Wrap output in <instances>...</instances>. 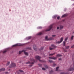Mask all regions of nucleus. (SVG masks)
Masks as SVG:
<instances>
[{"instance_id":"nucleus-1","label":"nucleus","mask_w":74,"mask_h":74,"mask_svg":"<svg viewBox=\"0 0 74 74\" xmlns=\"http://www.w3.org/2000/svg\"><path fill=\"white\" fill-rule=\"evenodd\" d=\"M46 40L47 41H49V40H53V38L52 37H51L49 38H48V36H47L45 37Z\"/></svg>"},{"instance_id":"nucleus-2","label":"nucleus","mask_w":74,"mask_h":74,"mask_svg":"<svg viewBox=\"0 0 74 74\" xmlns=\"http://www.w3.org/2000/svg\"><path fill=\"white\" fill-rule=\"evenodd\" d=\"M53 26V25H51L49 27V29H47L46 30V32H48L49 31H50L51 30V29L52 28V27Z\"/></svg>"},{"instance_id":"nucleus-3","label":"nucleus","mask_w":74,"mask_h":74,"mask_svg":"<svg viewBox=\"0 0 74 74\" xmlns=\"http://www.w3.org/2000/svg\"><path fill=\"white\" fill-rule=\"evenodd\" d=\"M63 37H61L60 39V41H58L56 42V43L57 44H60L63 41Z\"/></svg>"},{"instance_id":"nucleus-4","label":"nucleus","mask_w":74,"mask_h":74,"mask_svg":"<svg viewBox=\"0 0 74 74\" xmlns=\"http://www.w3.org/2000/svg\"><path fill=\"white\" fill-rule=\"evenodd\" d=\"M20 45H22V44H21V43H17L13 45L12 47H16V46H20Z\"/></svg>"},{"instance_id":"nucleus-5","label":"nucleus","mask_w":74,"mask_h":74,"mask_svg":"<svg viewBox=\"0 0 74 74\" xmlns=\"http://www.w3.org/2000/svg\"><path fill=\"white\" fill-rule=\"evenodd\" d=\"M15 66H16V65L14 63H13L11 65V67H15Z\"/></svg>"},{"instance_id":"nucleus-6","label":"nucleus","mask_w":74,"mask_h":74,"mask_svg":"<svg viewBox=\"0 0 74 74\" xmlns=\"http://www.w3.org/2000/svg\"><path fill=\"white\" fill-rule=\"evenodd\" d=\"M63 27H64L63 25H60V30L63 29Z\"/></svg>"},{"instance_id":"nucleus-7","label":"nucleus","mask_w":74,"mask_h":74,"mask_svg":"<svg viewBox=\"0 0 74 74\" xmlns=\"http://www.w3.org/2000/svg\"><path fill=\"white\" fill-rule=\"evenodd\" d=\"M35 58L36 59H38V60H39V59L41 58L40 57L38 56H36Z\"/></svg>"},{"instance_id":"nucleus-8","label":"nucleus","mask_w":74,"mask_h":74,"mask_svg":"<svg viewBox=\"0 0 74 74\" xmlns=\"http://www.w3.org/2000/svg\"><path fill=\"white\" fill-rule=\"evenodd\" d=\"M24 54H25V55H26V56H27V55H28V53H27V52L25 51L24 50V52H23Z\"/></svg>"},{"instance_id":"nucleus-9","label":"nucleus","mask_w":74,"mask_h":74,"mask_svg":"<svg viewBox=\"0 0 74 74\" xmlns=\"http://www.w3.org/2000/svg\"><path fill=\"white\" fill-rule=\"evenodd\" d=\"M67 16V14H64L62 16V18H64V17H66V16Z\"/></svg>"},{"instance_id":"nucleus-10","label":"nucleus","mask_w":74,"mask_h":74,"mask_svg":"<svg viewBox=\"0 0 74 74\" xmlns=\"http://www.w3.org/2000/svg\"><path fill=\"white\" fill-rule=\"evenodd\" d=\"M42 34V33L41 32H40L37 34L36 35L38 36V35L40 36V35H41Z\"/></svg>"},{"instance_id":"nucleus-11","label":"nucleus","mask_w":74,"mask_h":74,"mask_svg":"<svg viewBox=\"0 0 74 74\" xmlns=\"http://www.w3.org/2000/svg\"><path fill=\"white\" fill-rule=\"evenodd\" d=\"M31 38H32V36H29V37H27L26 38V39L30 40V39H31Z\"/></svg>"},{"instance_id":"nucleus-12","label":"nucleus","mask_w":74,"mask_h":74,"mask_svg":"<svg viewBox=\"0 0 74 74\" xmlns=\"http://www.w3.org/2000/svg\"><path fill=\"white\" fill-rule=\"evenodd\" d=\"M33 49L34 50H36V46L34 45L33 46Z\"/></svg>"},{"instance_id":"nucleus-13","label":"nucleus","mask_w":74,"mask_h":74,"mask_svg":"<svg viewBox=\"0 0 74 74\" xmlns=\"http://www.w3.org/2000/svg\"><path fill=\"white\" fill-rule=\"evenodd\" d=\"M60 56H62V55L59 54L56 55L57 58H58V57H60Z\"/></svg>"},{"instance_id":"nucleus-14","label":"nucleus","mask_w":74,"mask_h":74,"mask_svg":"<svg viewBox=\"0 0 74 74\" xmlns=\"http://www.w3.org/2000/svg\"><path fill=\"white\" fill-rule=\"evenodd\" d=\"M42 27H37V29H42Z\"/></svg>"},{"instance_id":"nucleus-15","label":"nucleus","mask_w":74,"mask_h":74,"mask_svg":"<svg viewBox=\"0 0 74 74\" xmlns=\"http://www.w3.org/2000/svg\"><path fill=\"white\" fill-rule=\"evenodd\" d=\"M74 70V65L73 66V67L72 68L71 70H69V71H71V70Z\"/></svg>"},{"instance_id":"nucleus-16","label":"nucleus","mask_w":74,"mask_h":74,"mask_svg":"<svg viewBox=\"0 0 74 74\" xmlns=\"http://www.w3.org/2000/svg\"><path fill=\"white\" fill-rule=\"evenodd\" d=\"M57 16V15H54L53 16V18H55Z\"/></svg>"},{"instance_id":"nucleus-17","label":"nucleus","mask_w":74,"mask_h":74,"mask_svg":"<svg viewBox=\"0 0 74 74\" xmlns=\"http://www.w3.org/2000/svg\"><path fill=\"white\" fill-rule=\"evenodd\" d=\"M24 50L22 51H19V54H21V53L23 52H24Z\"/></svg>"},{"instance_id":"nucleus-18","label":"nucleus","mask_w":74,"mask_h":74,"mask_svg":"<svg viewBox=\"0 0 74 74\" xmlns=\"http://www.w3.org/2000/svg\"><path fill=\"white\" fill-rule=\"evenodd\" d=\"M56 36V35H52V37H55Z\"/></svg>"},{"instance_id":"nucleus-19","label":"nucleus","mask_w":74,"mask_h":74,"mask_svg":"<svg viewBox=\"0 0 74 74\" xmlns=\"http://www.w3.org/2000/svg\"><path fill=\"white\" fill-rule=\"evenodd\" d=\"M74 36H72L71 38V39L72 40L73 39V38H74Z\"/></svg>"},{"instance_id":"nucleus-20","label":"nucleus","mask_w":74,"mask_h":74,"mask_svg":"<svg viewBox=\"0 0 74 74\" xmlns=\"http://www.w3.org/2000/svg\"><path fill=\"white\" fill-rule=\"evenodd\" d=\"M55 55V53L50 54L49 55V56H52V55Z\"/></svg>"},{"instance_id":"nucleus-21","label":"nucleus","mask_w":74,"mask_h":74,"mask_svg":"<svg viewBox=\"0 0 74 74\" xmlns=\"http://www.w3.org/2000/svg\"><path fill=\"white\" fill-rule=\"evenodd\" d=\"M57 59V57H53L52 59H53L54 60H55V59Z\"/></svg>"},{"instance_id":"nucleus-22","label":"nucleus","mask_w":74,"mask_h":74,"mask_svg":"<svg viewBox=\"0 0 74 74\" xmlns=\"http://www.w3.org/2000/svg\"><path fill=\"white\" fill-rule=\"evenodd\" d=\"M59 67H58L56 68V71H58V69H59Z\"/></svg>"},{"instance_id":"nucleus-23","label":"nucleus","mask_w":74,"mask_h":74,"mask_svg":"<svg viewBox=\"0 0 74 74\" xmlns=\"http://www.w3.org/2000/svg\"><path fill=\"white\" fill-rule=\"evenodd\" d=\"M67 40H68V37H66L65 38V41H67Z\"/></svg>"},{"instance_id":"nucleus-24","label":"nucleus","mask_w":74,"mask_h":74,"mask_svg":"<svg viewBox=\"0 0 74 74\" xmlns=\"http://www.w3.org/2000/svg\"><path fill=\"white\" fill-rule=\"evenodd\" d=\"M65 44H66V42L65 41L63 42V45H65Z\"/></svg>"},{"instance_id":"nucleus-25","label":"nucleus","mask_w":74,"mask_h":74,"mask_svg":"<svg viewBox=\"0 0 74 74\" xmlns=\"http://www.w3.org/2000/svg\"><path fill=\"white\" fill-rule=\"evenodd\" d=\"M1 70L2 71H4L5 70V69L4 68H3Z\"/></svg>"},{"instance_id":"nucleus-26","label":"nucleus","mask_w":74,"mask_h":74,"mask_svg":"<svg viewBox=\"0 0 74 74\" xmlns=\"http://www.w3.org/2000/svg\"><path fill=\"white\" fill-rule=\"evenodd\" d=\"M42 69L43 70H45V68H42Z\"/></svg>"},{"instance_id":"nucleus-27","label":"nucleus","mask_w":74,"mask_h":74,"mask_svg":"<svg viewBox=\"0 0 74 74\" xmlns=\"http://www.w3.org/2000/svg\"><path fill=\"white\" fill-rule=\"evenodd\" d=\"M9 64H10V62H8L7 64V66H8Z\"/></svg>"},{"instance_id":"nucleus-28","label":"nucleus","mask_w":74,"mask_h":74,"mask_svg":"<svg viewBox=\"0 0 74 74\" xmlns=\"http://www.w3.org/2000/svg\"><path fill=\"white\" fill-rule=\"evenodd\" d=\"M60 18V16H58L57 17V19H59Z\"/></svg>"},{"instance_id":"nucleus-29","label":"nucleus","mask_w":74,"mask_h":74,"mask_svg":"<svg viewBox=\"0 0 74 74\" xmlns=\"http://www.w3.org/2000/svg\"><path fill=\"white\" fill-rule=\"evenodd\" d=\"M4 53H5V52H7V50H4V51H3V52Z\"/></svg>"},{"instance_id":"nucleus-30","label":"nucleus","mask_w":74,"mask_h":74,"mask_svg":"<svg viewBox=\"0 0 74 74\" xmlns=\"http://www.w3.org/2000/svg\"><path fill=\"white\" fill-rule=\"evenodd\" d=\"M19 71H20V72H23V71H22V70H19Z\"/></svg>"},{"instance_id":"nucleus-31","label":"nucleus","mask_w":74,"mask_h":74,"mask_svg":"<svg viewBox=\"0 0 74 74\" xmlns=\"http://www.w3.org/2000/svg\"><path fill=\"white\" fill-rule=\"evenodd\" d=\"M57 29H59V27L58 26L57 27Z\"/></svg>"},{"instance_id":"nucleus-32","label":"nucleus","mask_w":74,"mask_h":74,"mask_svg":"<svg viewBox=\"0 0 74 74\" xmlns=\"http://www.w3.org/2000/svg\"><path fill=\"white\" fill-rule=\"evenodd\" d=\"M53 49V48H51V47H50V50H52V49Z\"/></svg>"},{"instance_id":"nucleus-33","label":"nucleus","mask_w":74,"mask_h":74,"mask_svg":"<svg viewBox=\"0 0 74 74\" xmlns=\"http://www.w3.org/2000/svg\"><path fill=\"white\" fill-rule=\"evenodd\" d=\"M69 48V46H67L66 47V49H68V48Z\"/></svg>"},{"instance_id":"nucleus-34","label":"nucleus","mask_w":74,"mask_h":74,"mask_svg":"<svg viewBox=\"0 0 74 74\" xmlns=\"http://www.w3.org/2000/svg\"><path fill=\"white\" fill-rule=\"evenodd\" d=\"M53 57H49V59H52Z\"/></svg>"},{"instance_id":"nucleus-35","label":"nucleus","mask_w":74,"mask_h":74,"mask_svg":"<svg viewBox=\"0 0 74 74\" xmlns=\"http://www.w3.org/2000/svg\"><path fill=\"white\" fill-rule=\"evenodd\" d=\"M49 62H50V63H51V62H52V61L51 60H49Z\"/></svg>"},{"instance_id":"nucleus-36","label":"nucleus","mask_w":74,"mask_h":74,"mask_svg":"<svg viewBox=\"0 0 74 74\" xmlns=\"http://www.w3.org/2000/svg\"><path fill=\"white\" fill-rule=\"evenodd\" d=\"M56 66V64H53V66L54 67Z\"/></svg>"},{"instance_id":"nucleus-37","label":"nucleus","mask_w":74,"mask_h":74,"mask_svg":"<svg viewBox=\"0 0 74 74\" xmlns=\"http://www.w3.org/2000/svg\"><path fill=\"white\" fill-rule=\"evenodd\" d=\"M27 63V64H29V63H30V62H28Z\"/></svg>"},{"instance_id":"nucleus-38","label":"nucleus","mask_w":74,"mask_h":74,"mask_svg":"<svg viewBox=\"0 0 74 74\" xmlns=\"http://www.w3.org/2000/svg\"><path fill=\"white\" fill-rule=\"evenodd\" d=\"M59 60H62V59L61 58H60L59 59Z\"/></svg>"},{"instance_id":"nucleus-39","label":"nucleus","mask_w":74,"mask_h":74,"mask_svg":"<svg viewBox=\"0 0 74 74\" xmlns=\"http://www.w3.org/2000/svg\"><path fill=\"white\" fill-rule=\"evenodd\" d=\"M32 61H34V60L33 59H32Z\"/></svg>"},{"instance_id":"nucleus-40","label":"nucleus","mask_w":74,"mask_h":74,"mask_svg":"<svg viewBox=\"0 0 74 74\" xmlns=\"http://www.w3.org/2000/svg\"><path fill=\"white\" fill-rule=\"evenodd\" d=\"M39 66H41V64H39Z\"/></svg>"},{"instance_id":"nucleus-41","label":"nucleus","mask_w":74,"mask_h":74,"mask_svg":"<svg viewBox=\"0 0 74 74\" xmlns=\"http://www.w3.org/2000/svg\"><path fill=\"white\" fill-rule=\"evenodd\" d=\"M29 67H32V65H30V66H29Z\"/></svg>"},{"instance_id":"nucleus-42","label":"nucleus","mask_w":74,"mask_h":74,"mask_svg":"<svg viewBox=\"0 0 74 74\" xmlns=\"http://www.w3.org/2000/svg\"><path fill=\"white\" fill-rule=\"evenodd\" d=\"M64 11H66V9H64Z\"/></svg>"},{"instance_id":"nucleus-43","label":"nucleus","mask_w":74,"mask_h":74,"mask_svg":"<svg viewBox=\"0 0 74 74\" xmlns=\"http://www.w3.org/2000/svg\"><path fill=\"white\" fill-rule=\"evenodd\" d=\"M19 63H21V61H20V62H19Z\"/></svg>"},{"instance_id":"nucleus-44","label":"nucleus","mask_w":74,"mask_h":74,"mask_svg":"<svg viewBox=\"0 0 74 74\" xmlns=\"http://www.w3.org/2000/svg\"><path fill=\"white\" fill-rule=\"evenodd\" d=\"M51 72H52V71H51Z\"/></svg>"},{"instance_id":"nucleus-45","label":"nucleus","mask_w":74,"mask_h":74,"mask_svg":"<svg viewBox=\"0 0 74 74\" xmlns=\"http://www.w3.org/2000/svg\"><path fill=\"white\" fill-rule=\"evenodd\" d=\"M32 64H33V63H32Z\"/></svg>"},{"instance_id":"nucleus-46","label":"nucleus","mask_w":74,"mask_h":74,"mask_svg":"<svg viewBox=\"0 0 74 74\" xmlns=\"http://www.w3.org/2000/svg\"><path fill=\"white\" fill-rule=\"evenodd\" d=\"M72 48H73V46L72 47Z\"/></svg>"},{"instance_id":"nucleus-47","label":"nucleus","mask_w":74,"mask_h":74,"mask_svg":"<svg viewBox=\"0 0 74 74\" xmlns=\"http://www.w3.org/2000/svg\"><path fill=\"white\" fill-rule=\"evenodd\" d=\"M73 33H74V32H73Z\"/></svg>"},{"instance_id":"nucleus-48","label":"nucleus","mask_w":74,"mask_h":74,"mask_svg":"<svg viewBox=\"0 0 74 74\" xmlns=\"http://www.w3.org/2000/svg\"><path fill=\"white\" fill-rule=\"evenodd\" d=\"M39 60H40L39 59Z\"/></svg>"}]
</instances>
